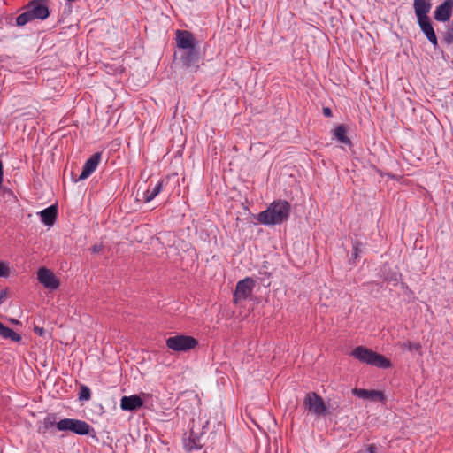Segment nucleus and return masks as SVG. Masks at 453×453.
I'll list each match as a JSON object with an SVG mask.
<instances>
[{
    "label": "nucleus",
    "instance_id": "ddd939ff",
    "mask_svg": "<svg viewBox=\"0 0 453 453\" xmlns=\"http://www.w3.org/2000/svg\"><path fill=\"white\" fill-rule=\"evenodd\" d=\"M352 393L358 398H361L364 400L380 401V402H382L384 400L383 394L380 391H377V390L354 388L352 390Z\"/></svg>",
    "mask_w": 453,
    "mask_h": 453
},
{
    "label": "nucleus",
    "instance_id": "b1692460",
    "mask_svg": "<svg viewBox=\"0 0 453 453\" xmlns=\"http://www.w3.org/2000/svg\"><path fill=\"white\" fill-rule=\"evenodd\" d=\"M357 453H377V447L373 444H371L368 446L366 450H365V451L361 450Z\"/></svg>",
    "mask_w": 453,
    "mask_h": 453
},
{
    "label": "nucleus",
    "instance_id": "5701e85b",
    "mask_svg": "<svg viewBox=\"0 0 453 453\" xmlns=\"http://www.w3.org/2000/svg\"><path fill=\"white\" fill-rule=\"evenodd\" d=\"M9 275V267L5 263L0 262V276L7 277Z\"/></svg>",
    "mask_w": 453,
    "mask_h": 453
},
{
    "label": "nucleus",
    "instance_id": "c85d7f7f",
    "mask_svg": "<svg viewBox=\"0 0 453 453\" xmlns=\"http://www.w3.org/2000/svg\"><path fill=\"white\" fill-rule=\"evenodd\" d=\"M6 298V291L2 290L0 291V304L5 300Z\"/></svg>",
    "mask_w": 453,
    "mask_h": 453
},
{
    "label": "nucleus",
    "instance_id": "4be33fe9",
    "mask_svg": "<svg viewBox=\"0 0 453 453\" xmlns=\"http://www.w3.org/2000/svg\"><path fill=\"white\" fill-rule=\"evenodd\" d=\"M403 347L410 351H419L421 345L417 342H407L403 344Z\"/></svg>",
    "mask_w": 453,
    "mask_h": 453
},
{
    "label": "nucleus",
    "instance_id": "7ed1b4c3",
    "mask_svg": "<svg viewBox=\"0 0 453 453\" xmlns=\"http://www.w3.org/2000/svg\"><path fill=\"white\" fill-rule=\"evenodd\" d=\"M351 355L362 363H365L380 368H388L391 365L390 361L384 356L378 354L372 349L363 346L355 348Z\"/></svg>",
    "mask_w": 453,
    "mask_h": 453
},
{
    "label": "nucleus",
    "instance_id": "f3484780",
    "mask_svg": "<svg viewBox=\"0 0 453 453\" xmlns=\"http://www.w3.org/2000/svg\"><path fill=\"white\" fill-rule=\"evenodd\" d=\"M198 53L195 48L187 50L181 56V60L184 65L190 67L197 65L198 62Z\"/></svg>",
    "mask_w": 453,
    "mask_h": 453
},
{
    "label": "nucleus",
    "instance_id": "2eb2a0df",
    "mask_svg": "<svg viewBox=\"0 0 453 453\" xmlns=\"http://www.w3.org/2000/svg\"><path fill=\"white\" fill-rule=\"evenodd\" d=\"M42 222L47 226H52L55 223L58 209L55 205H50L48 208L39 212Z\"/></svg>",
    "mask_w": 453,
    "mask_h": 453
},
{
    "label": "nucleus",
    "instance_id": "423d86ee",
    "mask_svg": "<svg viewBox=\"0 0 453 453\" xmlns=\"http://www.w3.org/2000/svg\"><path fill=\"white\" fill-rule=\"evenodd\" d=\"M305 409L317 416L325 415L326 411V404L323 399L316 393H308L303 400Z\"/></svg>",
    "mask_w": 453,
    "mask_h": 453
},
{
    "label": "nucleus",
    "instance_id": "20e7f679",
    "mask_svg": "<svg viewBox=\"0 0 453 453\" xmlns=\"http://www.w3.org/2000/svg\"><path fill=\"white\" fill-rule=\"evenodd\" d=\"M56 426L58 431H71L80 435L88 434L92 429L87 422L73 418H63L56 424Z\"/></svg>",
    "mask_w": 453,
    "mask_h": 453
},
{
    "label": "nucleus",
    "instance_id": "f03ea898",
    "mask_svg": "<svg viewBox=\"0 0 453 453\" xmlns=\"http://www.w3.org/2000/svg\"><path fill=\"white\" fill-rule=\"evenodd\" d=\"M48 16L49 9L43 1L35 0L27 4L26 12L17 17L16 22L18 26H24L33 19H45Z\"/></svg>",
    "mask_w": 453,
    "mask_h": 453
},
{
    "label": "nucleus",
    "instance_id": "412c9836",
    "mask_svg": "<svg viewBox=\"0 0 453 453\" xmlns=\"http://www.w3.org/2000/svg\"><path fill=\"white\" fill-rule=\"evenodd\" d=\"M91 397V392L88 387L85 385H81L80 387L79 392V400L80 401H88Z\"/></svg>",
    "mask_w": 453,
    "mask_h": 453
},
{
    "label": "nucleus",
    "instance_id": "4468645a",
    "mask_svg": "<svg viewBox=\"0 0 453 453\" xmlns=\"http://www.w3.org/2000/svg\"><path fill=\"white\" fill-rule=\"evenodd\" d=\"M143 401L137 395L123 396L120 402V407L124 411H134L142 406Z\"/></svg>",
    "mask_w": 453,
    "mask_h": 453
},
{
    "label": "nucleus",
    "instance_id": "393cba45",
    "mask_svg": "<svg viewBox=\"0 0 453 453\" xmlns=\"http://www.w3.org/2000/svg\"><path fill=\"white\" fill-rule=\"evenodd\" d=\"M102 250H103V245L102 244H95L91 248V250H92L93 253H99Z\"/></svg>",
    "mask_w": 453,
    "mask_h": 453
},
{
    "label": "nucleus",
    "instance_id": "dca6fc26",
    "mask_svg": "<svg viewBox=\"0 0 453 453\" xmlns=\"http://www.w3.org/2000/svg\"><path fill=\"white\" fill-rule=\"evenodd\" d=\"M413 8L417 18L428 16L432 8V0H414Z\"/></svg>",
    "mask_w": 453,
    "mask_h": 453
},
{
    "label": "nucleus",
    "instance_id": "c756f323",
    "mask_svg": "<svg viewBox=\"0 0 453 453\" xmlns=\"http://www.w3.org/2000/svg\"><path fill=\"white\" fill-rule=\"evenodd\" d=\"M358 251H359V248L357 247V245L355 244L354 247H353V254H352V256L354 257H357V255H358Z\"/></svg>",
    "mask_w": 453,
    "mask_h": 453
},
{
    "label": "nucleus",
    "instance_id": "a211bd4d",
    "mask_svg": "<svg viewBox=\"0 0 453 453\" xmlns=\"http://www.w3.org/2000/svg\"><path fill=\"white\" fill-rule=\"evenodd\" d=\"M0 335L4 339H11L13 342H19L21 336L14 332L12 328L5 326L0 322Z\"/></svg>",
    "mask_w": 453,
    "mask_h": 453
},
{
    "label": "nucleus",
    "instance_id": "39448f33",
    "mask_svg": "<svg viewBox=\"0 0 453 453\" xmlns=\"http://www.w3.org/2000/svg\"><path fill=\"white\" fill-rule=\"evenodd\" d=\"M196 345L197 341L194 337L184 334L171 336L166 340V346L170 349L178 352L188 351Z\"/></svg>",
    "mask_w": 453,
    "mask_h": 453
},
{
    "label": "nucleus",
    "instance_id": "f8f14e48",
    "mask_svg": "<svg viewBox=\"0 0 453 453\" xmlns=\"http://www.w3.org/2000/svg\"><path fill=\"white\" fill-rule=\"evenodd\" d=\"M176 43L179 48L183 50H190L195 48V39L191 33L188 31H177Z\"/></svg>",
    "mask_w": 453,
    "mask_h": 453
},
{
    "label": "nucleus",
    "instance_id": "7c9ffc66",
    "mask_svg": "<svg viewBox=\"0 0 453 453\" xmlns=\"http://www.w3.org/2000/svg\"><path fill=\"white\" fill-rule=\"evenodd\" d=\"M46 421H47V422H49V424H50V425H53V421H50V418H47V420H46Z\"/></svg>",
    "mask_w": 453,
    "mask_h": 453
},
{
    "label": "nucleus",
    "instance_id": "6e6552de",
    "mask_svg": "<svg viewBox=\"0 0 453 453\" xmlns=\"http://www.w3.org/2000/svg\"><path fill=\"white\" fill-rule=\"evenodd\" d=\"M37 279L46 288L55 290L59 287V281L54 273L47 268H40L37 273Z\"/></svg>",
    "mask_w": 453,
    "mask_h": 453
},
{
    "label": "nucleus",
    "instance_id": "f257e3e1",
    "mask_svg": "<svg viewBox=\"0 0 453 453\" xmlns=\"http://www.w3.org/2000/svg\"><path fill=\"white\" fill-rule=\"evenodd\" d=\"M290 205L287 201L278 200L258 214L257 220L266 226L279 225L286 221L289 216Z\"/></svg>",
    "mask_w": 453,
    "mask_h": 453
},
{
    "label": "nucleus",
    "instance_id": "0eeeda50",
    "mask_svg": "<svg viewBox=\"0 0 453 453\" xmlns=\"http://www.w3.org/2000/svg\"><path fill=\"white\" fill-rule=\"evenodd\" d=\"M255 282L251 278H245L240 280L235 287L234 301L235 303L246 300L252 293Z\"/></svg>",
    "mask_w": 453,
    "mask_h": 453
},
{
    "label": "nucleus",
    "instance_id": "bb28decb",
    "mask_svg": "<svg viewBox=\"0 0 453 453\" xmlns=\"http://www.w3.org/2000/svg\"><path fill=\"white\" fill-rule=\"evenodd\" d=\"M323 114L326 116V117H331L332 116V111L330 108L328 107H324L323 108Z\"/></svg>",
    "mask_w": 453,
    "mask_h": 453
},
{
    "label": "nucleus",
    "instance_id": "cd10ccee",
    "mask_svg": "<svg viewBox=\"0 0 453 453\" xmlns=\"http://www.w3.org/2000/svg\"><path fill=\"white\" fill-rule=\"evenodd\" d=\"M446 41L450 43L453 42V30L451 29L450 32L448 33L447 36H446Z\"/></svg>",
    "mask_w": 453,
    "mask_h": 453
},
{
    "label": "nucleus",
    "instance_id": "9b49d317",
    "mask_svg": "<svg viewBox=\"0 0 453 453\" xmlns=\"http://www.w3.org/2000/svg\"><path fill=\"white\" fill-rule=\"evenodd\" d=\"M101 161V153L93 154L84 164L79 180H85L97 168Z\"/></svg>",
    "mask_w": 453,
    "mask_h": 453
},
{
    "label": "nucleus",
    "instance_id": "9d476101",
    "mask_svg": "<svg viewBox=\"0 0 453 453\" xmlns=\"http://www.w3.org/2000/svg\"><path fill=\"white\" fill-rule=\"evenodd\" d=\"M453 12V0H444L434 11V19L437 21H448Z\"/></svg>",
    "mask_w": 453,
    "mask_h": 453
},
{
    "label": "nucleus",
    "instance_id": "2f4dec72",
    "mask_svg": "<svg viewBox=\"0 0 453 453\" xmlns=\"http://www.w3.org/2000/svg\"><path fill=\"white\" fill-rule=\"evenodd\" d=\"M395 280H397V275L395 274V278H394Z\"/></svg>",
    "mask_w": 453,
    "mask_h": 453
},
{
    "label": "nucleus",
    "instance_id": "a878e982",
    "mask_svg": "<svg viewBox=\"0 0 453 453\" xmlns=\"http://www.w3.org/2000/svg\"><path fill=\"white\" fill-rule=\"evenodd\" d=\"M34 331L35 334H37L40 336H42L44 334V329L42 327L35 326Z\"/></svg>",
    "mask_w": 453,
    "mask_h": 453
},
{
    "label": "nucleus",
    "instance_id": "6ab92c4d",
    "mask_svg": "<svg viewBox=\"0 0 453 453\" xmlns=\"http://www.w3.org/2000/svg\"><path fill=\"white\" fill-rule=\"evenodd\" d=\"M162 188H163V182L158 181L153 188H149L144 193V201L146 203L152 201L161 192Z\"/></svg>",
    "mask_w": 453,
    "mask_h": 453
},
{
    "label": "nucleus",
    "instance_id": "1a4fd4ad",
    "mask_svg": "<svg viewBox=\"0 0 453 453\" xmlns=\"http://www.w3.org/2000/svg\"><path fill=\"white\" fill-rule=\"evenodd\" d=\"M417 22L427 40L436 47L438 45L437 37L428 16L417 18Z\"/></svg>",
    "mask_w": 453,
    "mask_h": 453
},
{
    "label": "nucleus",
    "instance_id": "aec40b11",
    "mask_svg": "<svg viewBox=\"0 0 453 453\" xmlns=\"http://www.w3.org/2000/svg\"><path fill=\"white\" fill-rule=\"evenodd\" d=\"M334 137L344 144H349L350 140L346 135V128L343 125L338 126L333 132Z\"/></svg>",
    "mask_w": 453,
    "mask_h": 453
}]
</instances>
